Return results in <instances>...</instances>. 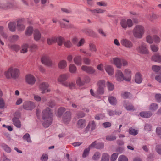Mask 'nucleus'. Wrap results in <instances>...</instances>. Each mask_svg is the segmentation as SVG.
<instances>
[{
  "instance_id": "obj_47",
  "label": "nucleus",
  "mask_w": 161,
  "mask_h": 161,
  "mask_svg": "<svg viewBox=\"0 0 161 161\" xmlns=\"http://www.w3.org/2000/svg\"><path fill=\"white\" fill-rule=\"evenodd\" d=\"M19 39V37L17 35H15L11 36L9 38V40L11 42H13L17 41Z\"/></svg>"
},
{
  "instance_id": "obj_15",
  "label": "nucleus",
  "mask_w": 161,
  "mask_h": 161,
  "mask_svg": "<svg viewBox=\"0 0 161 161\" xmlns=\"http://www.w3.org/2000/svg\"><path fill=\"white\" fill-rule=\"evenodd\" d=\"M96 124L93 120L90 121L87 126L85 128L84 132L85 133H87L90 129L91 131H92L96 129Z\"/></svg>"
},
{
  "instance_id": "obj_25",
  "label": "nucleus",
  "mask_w": 161,
  "mask_h": 161,
  "mask_svg": "<svg viewBox=\"0 0 161 161\" xmlns=\"http://www.w3.org/2000/svg\"><path fill=\"white\" fill-rule=\"evenodd\" d=\"M151 60L155 62L161 63V55L158 54H156L152 56Z\"/></svg>"
},
{
  "instance_id": "obj_39",
  "label": "nucleus",
  "mask_w": 161,
  "mask_h": 161,
  "mask_svg": "<svg viewBox=\"0 0 161 161\" xmlns=\"http://www.w3.org/2000/svg\"><path fill=\"white\" fill-rule=\"evenodd\" d=\"M77 69L75 66L73 64H71L69 67V70L72 73H75Z\"/></svg>"
},
{
  "instance_id": "obj_7",
  "label": "nucleus",
  "mask_w": 161,
  "mask_h": 161,
  "mask_svg": "<svg viewBox=\"0 0 161 161\" xmlns=\"http://www.w3.org/2000/svg\"><path fill=\"white\" fill-rule=\"evenodd\" d=\"M25 20L24 19H21L17 21V29L18 31H22L24 30L25 26L24 25Z\"/></svg>"
},
{
  "instance_id": "obj_62",
  "label": "nucleus",
  "mask_w": 161,
  "mask_h": 161,
  "mask_svg": "<svg viewBox=\"0 0 161 161\" xmlns=\"http://www.w3.org/2000/svg\"><path fill=\"white\" fill-rule=\"evenodd\" d=\"M144 129L146 131H150L152 130V126L149 124H146L144 126Z\"/></svg>"
},
{
  "instance_id": "obj_19",
  "label": "nucleus",
  "mask_w": 161,
  "mask_h": 161,
  "mask_svg": "<svg viewBox=\"0 0 161 161\" xmlns=\"http://www.w3.org/2000/svg\"><path fill=\"white\" fill-rule=\"evenodd\" d=\"M123 103L124 107L127 110L130 111L135 110L134 106L129 102L126 101H124Z\"/></svg>"
},
{
  "instance_id": "obj_56",
  "label": "nucleus",
  "mask_w": 161,
  "mask_h": 161,
  "mask_svg": "<svg viewBox=\"0 0 161 161\" xmlns=\"http://www.w3.org/2000/svg\"><path fill=\"white\" fill-rule=\"evenodd\" d=\"M155 99L156 101L158 103L161 102V94L160 93H157L155 96Z\"/></svg>"
},
{
  "instance_id": "obj_27",
  "label": "nucleus",
  "mask_w": 161,
  "mask_h": 161,
  "mask_svg": "<svg viewBox=\"0 0 161 161\" xmlns=\"http://www.w3.org/2000/svg\"><path fill=\"white\" fill-rule=\"evenodd\" d=\"M142 80V78L141 74L139 73H136L135 76V82L138 84L141 83Z\"/></svg>"
},
{
  "instance_id": "obj_10",
  "label": "nucleus",
  "mask_w": 161,
  "mask_h": 161,
  "mask_svg": "<svg viewBox=\"0 0 161 161\" xmlns=\"http://www.w3.org/2000/svg\"><path fill=\"white\" fill-rule=\"evenodd\" d=\"M48 86L49 85L47 83L43 82L41 83L39 87L40 90L42 91L41 93L44 94L50 92V90L48 88Z\"/></svg>"
},
{
  "instance_id": "obj_6",
  "label": "nucleus",
  "mask_w": 161,
  "mask_h": 161,
  "mask_svg": "<svg viewBox=\"0 0 161 161\" xmlns=\"http://www.w3.org/2000/svg\"><path fill=\"white\" fill-rule=\"evenodd\" d=\"M137 50L139 53L144 54H148L149 51L147 48L146 44L144 42H142L137 48Z\"/></svg>"
},
{
  "instance_id": "obj_63",
  "label": "nucleus",
  "mask_w": 161,
  "mask_h": 161,
  "mask_svg": "<svg viewBox=\"0 0 161 161\" xmlns=\"http://www.w3.org/2000/svg\"><path fill=\"white\" fill-rule=\"evenodd\" d=\"M76 82L77 84L80 86H83L84 84L83 80H82L80 77L78 78Z\"/></svg>"
},
{
  "instance_id": "obj_21",
  "label": "nucleus",
  "mask_w": 161,
  "mask_h": 161,
  "mask_svg": "<svg viewBox=\"0 0 161 161\" xmlns=\"http://www.w3.org/2000/svg\"><path fill=\"white\" fill-rule=\"evenodd\" d=\"M106 71L109 75H112L114 73V70L113 67L110 65H106L104 67Z\"/></svg>"
},
{
  "instance_id": "obj_9",
  "label": "nucleus",
  "mask_w": 161,
  "mask_h": 161,
  "mask_svg": "<svg viewBox=\"0 0 161 161\" xmlns=\"http://www.w3.org/2000/svg\"><path fill=\"white\" fill-rule=\"evenodd\" d=\"M71 113L69 111H66L62 116V121L65 124H69L71 119Z\"/></svg>"
},
{
  "instance_id": "obj_20",
  "label": "nucleus",
  "mask_w": 161,
  "mask_h": 161,
  "mask_svg": "<svg viewBox=\"0 0 161 161\" xmlns=\"http://www.w3.org/2000/svg\"><path fill=\"white\" fill-rule=\"evenodd\" d=\"M125 80L127 81H130L131 80V71L127 69L125 70L124 71Z\"/></svg>"
},
{
  "instance_id": "obj_13",
  "label": "nucleus",
  "mask_w": 161,
  "mask_h": 161,
  "mask_svg": "<svg viewBox=\"0 0 161 161\" xmlns=\"http://www.w3.org/2000/svg\"><path fill=\"white\" fill-rule=\"evenodd\" d=\"M121 44L122 45L127 48H131L133 46L132 43L129 40L123 38L120 41Z\"/></svg>"
},
{
  "instance_id": "obj_17",
  "label": "nucleus",
  "mask_w": 161,
  "mask_h": 161,
  "mask_svg": "<svg viewBox=\"0 0 161 161\" xmlns=\"http://www.w3.org/2000/svg\"><path fill=\"white\" fill-rule=\"evenodd\" d=\"M121 59L118 58H115L113 59L111 63L115 65L118 68H121L122 66Z\"/></svg>"
},
{
  "instance_id": "obj_8",
  "label": "nucleus",
  "mask_w": 161,
  "mask_h": 161,
  "mask_svg": "<svg viewBox=\"0 0 161 161\" xmlns=\"http://www.w3.org/2000/svg\"><path fill=\"white\" fill-rule=\"evenodd\" d=\"M41 62L42 64L48 67L51 66L53 64L50 57L46 55L42 57L41 58Z\"/></svg>"
},
{
  "instance_id": "obj_50",
  "label": "nucleus",
  "mask_w": 161,
  "mask_h": 161,
  "mask_svg": "<svg viewBox=\"0 0 161 161\" xmlns=\"http://www.w3.org/2000/svg\"><path fill=\"white\" fill-rule=\"evenodd\" d=\"M150 48L151 50L153 52H157L159 49L157 45L155 44H152L150 46Z\"/></svg>"
},
{
  "instance_id": "obj_5",
  "label": "nucleus",
  "mask_w": 161,
  "mask_h": 161,
  "mask_svg": "<svg viewBox=\"0 0 161 161\" xmlns=\"http://www.w3.org/2000/svg\"><path fill=\"white\" fill-rule=\"evenodd\" d=\"M68 77L67 74H64L60 75L58 78V81L60 82L61 84L65 86H68V82L66 81Z\"/></svg>"
},
{
  "instance_id": "obj_60",
  "label": "nucleus",
  "mask_w": 161,
  "mask_h": 161,
  "mask_svg": "<svg viewBox=\"0 0 161 161\" xmlns=\"http://www.w3.org/2000/svg\"><path fill=\"white\" fill-rule=\"evenodd\" d=\"M118 154L117 153H114L110 157V160L111 161H115L116 160L118 157Z\"/></svg>"
},
{
  "instance_id": "obj_12",
  "label": "nucleus",
  "mask_w": 161,
  "mask_h": 161,
  "mask_svg": "<svg viewBox=\"0 0 161 161\" xmlns=\"http://www.w3.org/2000/svg\"><path fill=\"white\" fill-rule=\"evenodd\" d=\"M25 82L30 85H33L36 79L32 75L28 74L26 75L25 77Z\"/></svg>"
},
{
  "instance_id": "obj_14",
  "label": "nucleus",
  "mask_w": 161,
  "mask_h": 161,
  "mask_svg": "<svg viewBox=\"0 0 161 161\" xmlns=\"http://www.w3.org/2000/svg\"><path fill=\"white\" fill-rule=\"evenodd\" d=\"M13 4L9 2L6 1V3H0V9L4 10H7L12 8L13 7Z\"/></svg>"
},
{
  "instance_id": "obj_22",
  "label": "nucleus",
  "mask_w": 161,
  "mask_h": 161,
  "mask_svg": "<svg viewBox=\"0 0 161 161\" xmlns=\"http://www.w3.org/2000/svg\"><path fill=\"white\" fill-rule=\"evenodd\" d=\"M116 78L118 81L125 80V78L122 73L119 70H117L116 73Z\"/></svg>"
},
{
  "instance_id": "obj_58",
  "label": "nucleus",
  "mask_w": 161,
  "mask_h": 161,
  "mask_svg": "<svg viewBox=\"0 0 161 161\" xmlns=\"http://www.w3.org/2000/svg\"><path fill=\"white\" fill-rule=\"evenodd\" d=\"M160 66L153 65L152 66V70L155 72H158L159 70V68H160Z\"/></svg>"
},
{
  "instance_id": "obj_36",
  "label": "nucleus",
  "mask_w": 161,
  "mask_h": 161,
  "mask_svg": "<svg viewBox=\"0 0 161 161\" xmlns=\"http://www.w3.org/2000/svg\"><path fill=\"white\" fill-rule=\"evenodd\" d=\"M158 108V105L155 103H152L149 107V109L150 110L154 111L157 109Z\"/></svg>"
},
{
  "instance_id": "obj_55",
  "label": "nucleus",
  "mask_w": 161,
  "mask_h": 161,
  "mask_svg": "<svg viewBox=\"0 0 161 161\" xmlns=\"http://www.w3.org/2000/svg\"><path fill=\"white\" fill-rule=\"evenodd\" d=\"M129 132L130 134L133 135H136L138 133V132L136 130L131 128L129 129Z\"/></svg>"
},
{
  "instance_id": "obj_64",
  "label": "nucleus",
  "mask_w": 161,
  "mask_h": 161,
  "mask_svg": "<svg viewBox=\"0 0 161 161\" xmlns=\"http://www.w3.org/2000/svg\"><path fill=\"white\" fill-rule=\"evenodd\" d=\"M48 159V155L46 154H43L41 158L42 161H47Z\"/></svg>"
},
{
  "instance_id": "obj_24",
  "label": "nucleus",
  "mask_w": 161,
  "mask_h": 161,
  "mask_svg": "<svg viewBox=\"0 0 161 161\" xmlns=\"http://www.w3.org/2000/svg\"><path fill=\"white\" fill-rule=\"evenodd\" d=\"M29 45L27 44H23L20 47V52L24 54L28 52Z\"/></svg>"
},
{
  "instance_id": "obj_45",
  "label": "nucleus",
  "mask_w": 161,
  "mask_h": 161,
  "mask_svg": "<svg viewBox=\"0 0 161 161\" xmlns=\"http://www.w3.org/2000/svg\"><path fill=\"white\" fill-rule=\"evenodd\" d=\"M33 31V29L32 27L31 26H29L27 27L26 29L25 32V34L27 36H30L32 34Z\"/></svg>"
},
{
  "instance_id": "obj_53",
  "label": "nucleus",
  "mask_w": 161,
  "mask_h": 161,
  "mask_svg": "<svg viewBox=\"0 0 161 161\" xmlns=\"http://www.w3.org/2000/svg\"><path fill=\"white\" fill-rule=\"evenodd\" d=\"M97 84L98 87L103 88L105 87V81L104 80H100L97 82Z\"/></svg>"
},
{
  "instance_id": "obj_35",
  "label": "nucleus",
  "mask_w": 161,
  "mask_h": 161,
  "mask_svg": "<svg viewBox=\"0 0 161 161\" xmlns=\"http://www.w3.org/2000/svg\"><path fill=\"white\" fill-rule=\"evenodd\" d=\"M110 156L108 153H103L102 154L101 161H109Z\"/></svg>"
},
{
  "instance_id": "obj_42",
  "label": "nucleus",
  "mask_w": 161,
  "mask_h": 161,
  "mask_svg": "<svg viewBox=\"0 0 161 161\" xmlns=\"http://www.w3.org/2000/svg\"><path fill=\"white\" fill-rule=\"evenodd\" d=\"M75 63L77 65H80L81 64V58L80 56L76 57L74 58Z\"/></svg>"
},
{
  "instance_id": "obj_40",
  "label": "nucleus",
  "mask_w": 161,
  "mask_h": 161,
  "mask_svg": "<svg viewBox=\"0 0 161 161\" xmlns=\"http://www.w3.org/2000/svg\"><path fill=\"white\" fill-rule=\"evenodd\" d=\"M89 50L92 52H96L97 49L96 45L93 43H90L89 45Z\"/></svg>"
},
{
  "instance_id": "obj_46",
  "label": "nucleus",
  "mask_w": 161,
  "mask_h": 161,
  "mask_svg": "<svg viewBox=\"0 0 161 161\" xmlns=\"http://www.w3.org/2000/svg\"><path fill=\"white\" fill-rule=\"evenodd\" d=\"M65 111V109L63 107H61L59 108L58 111L57 115L59 117H61L63 113Z\"/></svg>"
},
{
  "instance_id": "obj_2",
  "label": "nucleus",
  "mask_w": 161,
  "mask_h": 161,
  "mask_svg": "<svg viewBox=\"0 0 161 161\" xmlns=\"http://www.w3.org/2000/svg\"><path fill=\"white\" fill-rule=\"evenodd\" d=\"M19 73L18 69L13 67L9 68L4 73V75L7 79L12 78L14 79H16L18 77Z\"/></svg>"
},
{
  "instance_id": "obj_44",
  "label": "nucleus",
  "mask_w": 161,
  "mask_h": 161,
  "mask_svg": "<svg viewBox=\"0 0 161 161\" xmlns=\"http://www.w3.org/2000/svg\"><path fill=\"white\" fill-rule=\"evenodd\" d=\"M23 139L26 141L28 143L32 142L30 135L28 133H26L23 137Z\"/></svg>"
},
{
  "instance_id": "obj_49",
  "label": "nucleus",
  "mask_w": 161,
  "mask_h": 161,
  "mask_svg": "<svg viewBox=\"0 0 161 161\" xmlns=\"http://www.w3.org/2000/svg\"><path fill=\"white\" fill-rule=\"evenodd\" d=\"M90 150V149L88 147L84 150L82 155L83 158H85L88 155Z\"/></svg>"
},
{
  "instance_id": "obj_61",
  "label": "nucleus",
  "mask_w": 161,
  "mask_h": 161,
  "mask_svg": "<svg viewBox=\"0 0 161 161\" xmlns=\"http://www.w3.org/2000/svg\"><path fill=\"white\" fill-rule=\"evenodd\" d=\"M155 150L158 154L161 155V144L157 145L156 146Z\"/></svg>"
},
{
  "instance_id": "obj_23",
  "label": "nucleus",
  "mask_w": 161,
  "mask_h": 161,
  "mask_svg": "<svg viewBox=\"0 0 161 161\" xmlns=\"http://www.w3.org/2000/svg\"><path fill=\"white\" fill-rule=\"evenodd\" d=\"M9 30L11 32H15L17 28V23L15 22H11L8 25Z\"/></svg>"
},
{
  "instance_id": "obj_52",
  "label": "nucleus",
  "mask_w": 161,
  "mask_h": 161,
  "mask_svg": "<svg viewBox=\"0 0 161 161\" xmlns=\"http://www.w3.org/2000/svg\"><path fill=\"white\" fill-rule=\"evenodd\" d=\"M156 133L157 136L161 139V127H158L156 129Z\"/></svg>"
},
{
  "instance_id": "obj_29",
  "label": "nucleus",
  "mask_w": 161,
  "mask_h": 161,
  "mask_svg": "<svg viewBox=\"0 0 161 161\" xmlns=\"http://www.w3.org/2000/svg\"><path fill=\"white\" fill-rule=\"evenodd\" d=\"M12 120L13 124L17 128H20L21 126V124L19 120L16 117L13 118Z\"/></svg>"
},
{
  "instance_id": "obj_41",
  "label": "nucleus",
  "mask_w": 161,
  "mask_h": 161,
  "mask_svg": "<svg viewBox=\"0 0 161 161\" xmlns=\"http://www.w3.org/2000/svg\"><path fill=\"white\" fill-rule=\"evenodd\" d=\"M64 42V39L63 37L60 36L55 37V42H57L58 45L61 46Z\"/></svg>"
},
{
  "instance_id": "obj_26",
  "label": "nucleus",
  "mask_w": 161,
  "mask_h": 161,
  "mask_svg": "<svg viewBox=\"0 0 161 161\" xmlns=\"http://www.w3.org/2000/svg\"><path fill=\"white\" fill-rule=\"evenodd\" d=\"M41 37L40 32L38 30H35L34 32V38L36 41L39 40Z\"/></svg>"
},
{
  "instance_id": "obj_16",
  "label": "nucleus",
  "mask_w": 161,
  "mask_h": 161,
  "mask_svg": "<svg viewBox=\"0 0 161 161\" xmlns=\"http://www.w3.org/2000/svg\"><path fill=\"white\" fill-rule=\"evenodd\" d=\"M81 69L84 71H85L90 74H96V73L94 69L91 67L87 66H83L81 67Z\"/></svg>"
},
{
  "instance_id": "obj_54",
  "label": "nucleus",
  "mask_w": 161,
  "mask_h": 161,
  "mask_svg": "<svg viewBox=\"0 0 161 161\" xmlns=\"http://www.w3.org/2000/svg\"><path fill=\"white\" fill-rule=\"evenodd\" d=\"M146 40V42L149 44H152L153 42L152 38L150 35H148L147 36Z\"/></svg>"
},
{
  "instance_id": "obj_1",
  "label": "nucleus",
  "mask_w": 161,
  "mask_h": 161,
  "mask_svg": "<svg viewBox=\"0 0 161 161\" xmlns=\"http://www.w3.org/2000/svg\"><path fill=\"white\" fill-rule=\"evenodd\" d=\"M43 121L42 125L45 128L48 127L51 124L52 121V113L49 108H47L43 110L42 113Z\"/></svg>"
},
{
  "instance_id": "obj_51",
  "label": "nucleus",
  "mask_w": 161,
  "mask_h": 161,
  "mask_svg": "<svg viewBox=\"0 0 161 161\" xmlns=\"http://www.w3.org/2000/svg\"><path fill=\"white\" fill-rule=\"evenodd\" d=\"M118 161H128V160L126 156L122 155L118 158Z\"/></svg>"
},
{
  "instance_id": "obj_11",
  "label": "nucleus",
  "mask_w": 161,
  "mask_h": 161,
  "mask_svg": "<svg viewBox=\"0 0 161 161\" xmlns=\"http://www.w3.org/2000/svg\"><path fill=\"white\" fill-rule=\"evenodd\" d=\"M23 107L24 109L27 110H31L35 107V104L32 101H26L23 103Z\"/></svg>"
},
{
  "instance_id": "obj_33",
  "label": "nucleus",
  "mask_w": 161,
  "mask_h": 161,
  "mask_svg": "<svg viewBox=\"0 0 161 161\" xmlns=\"http://www.w3.org/2000/svg\"><path fill=\"white\" fill-rule=\"evenodd\" d=\"M108 100L110 103L112 105H115L117 103L116 98L113 96H109L108 97Z\"/></svg>"
},
{
  "instance_id": "obj_31",
  "label": "nucleus",
  "mask_w": 161,
  "mask_h": 161,
  "mask_svg": "<svg viewBox=\"0 0 161 161\" xmlns=\"http://www.w3.org/2000/svg\"><path fill=\"white\" fill-rule=\"evenodd\" d=\"M58 68L61 69L65 68L67 66V62L65 60L60 61L58 64Z\"/></svg>"
},
{
  "instance_id": "obj_30",
  "label": "nucleus",
  "mask_w": 161,
  "mask_h": 161,
  "mask_svg": "<svg viewBox=\"0 0 161 161\" xmlns=\"http://www.w3.org/2000/svg\"><path fill=\"white\" fill-rule=\"evenodd\" d=\"M140 115L142 117L148 118L152 116V114L150 111L142 112L140 113Z\"/></svg>"
},
{
  "instance_id": "obj_28",
  "label": "nucleus",
  "mask_w": 161,
  "mask_h": 161,
  "mask_svg": "<svg viewBox=\"0 0 161 161\" xmlns=\"http://www.w3.org/2000/svg\"><path fill=\"white\" fill-rule=\"evenodd\" d=\"M108 115L110 116H113L114 115H119L121 113V112L120 111L112 110H108L107 111Z\"/></svg>"
},
{
  "instance_id": "obj_34",
  "label": "nucleus",
  "mask_w": 161,
  "mask_h": 161,
  "mask_svg": "<svg viewBox=\"0 0 161 161\" xmlns=\"http://www.w3.org/2000/svg\"><path fill=\"white\" fill-rule=\"evenodd\" d=\"M101 157L100 153L98 152H95L92 157V159L94 161H98Z\"/></svg>"
},
{
  "instance_id": "obj_4",
  "label": "nucleus",
  "mask_w": 161,
  "mask_h": 161,
  "mask_svg": "<svg viewBox=\"0 0 161 161\" xmlns=\"http://www.w3.org/2000/svg\"><path fill=\"white\" fill-rule=\"evenodd\" d=\"M121 27L124 30H126L127 27H131L133 25L132 21L130 19H122L120 21Z\"/></svg>"
},
{
  "instance_id": "obj_3",
  "label": "nucleus",
  "mask_w": 161,
  "mask_h": 161,
  "mask_svg": "<svg viewBox=\"0 0 161 161\" xmlns=\"http://www.w3.org/2000/svg\"><path fill=\"white\" fill-rule=\"evenodd\" d=\"M134 37L136 38L141 39L145 33V28L141 25H137L134 28L132 31Z\"/></svg>"
},
{
  "instance_id": "obj_57",
  "label": "nucleus",
  "mask_w": 161,
  "mask_h": 161,
  "mask_svg": "<svg viewBox=\"0 0 161 161\" xmlns=\"http://www.w3.org/2000/svg\"><path fill=\"white\" fill-rule=\"evenodd\" d=\"M64 44L65 47L68 48H70L72 45L71 42L69 40L64 41Z\"/></svg>"
},
{
  "instance_id": "obj_43",
  "label": "nucleus",
  "mask_w": 161,
  "mask_h": 161,
  "mask_svg": "<svg viewBox=\"0 0 161 161\" xmlns=\"http://www.w3.org/2000/svg\"><path fill=\"white\" fill-rule=\"evenodd\" d=\"M10 49L16 52H18L20 49V46L16 44H12L9 46Z\"/></svg>"
},
{
  "instance_id": "obj_18",
  "label": "nucleus",
  "mask_w": 161,
  "mask_h": 161,
  "mask_svg": "<svg viewBox=\"0 0 161 161\" xmlns=\"http://www.w3.org/2000/svg\"><path fill=\"white\" fill-rule=\"evenodd\" d=\"M86 125V120L83 119H79L77 122V127L79 129H82L84 128Z\"/></svg>"
},
{
  "instance_id": "obj_59",
  "label": "nucleus",
  "mask_w": 161,
  "mask_h": 161,
  "mask_svg": "<svg viewBox=\"0 0 161 161\" xmlns=\"http://www.w3.org/2000/svg\"><path fill=\"white\" fill-rule=\"evenodd\" d=\"M104 117V115L103 114H99L96 115H95L94 118L95 119L97 120H99L102 119Z\"/></svg>"
},
{
  "instance_id": "obj_48",
  "label": "nucleus",
  "mask_w": 161,
  "mask_h": 161,
  "mask_svg": "<svg viewBox=\"0 0 161 161\" xmlns=\"http://www.w3.org/2000/svg\"><path fill=\"white\" fill-rule=\"evenodd\" d=\"M106 139L108 141H113L115 140L116 139V137L113 135H108L106 136Z\"/></svg>"
},
{
  "instance_id": "obj_37",
  "label": "nucleus",
  "mask_w": 161,
  "mask_h": 161,
  "mask_svg": "<svg viewBox=\"0 0 161 161\" xmlns=\"http://www.w3.org/2000/svg\"><path fill=\"white\" fill-rule=\"evenodd\" d=\"M121 96L124 99L130 98L131 97L132 95L130 93L127 92H123L121 93Z\"/></svg>"
},
{
  "instance_id": "obj_32",
  "label": "nucleus",
  "mask_w": 161,
  "mask_h": 161,
  "mask_svg": "<svg viewBox=\"0 0 161 161\" xmlns=\"http://www.w3.org/2000/svg\"><path fill=\"white\" fill-rule=\"evenodd\" d=\"M82 31L90 36H92L95 34L94 32L92 30L88 29H84L82 30Z\"/></svg>"
},
{
  "instance_id": "obj_38",
  "label": "nucleus",
  "mask_w": 161,
  "mask_h": 161,
  "mask_svg": "<svg viewBox=\"0 0 161 161\" xmlns=\"http://www.w3.org/2000/svg\"><path fill=\"white\" fill-rule=\"evenodd\" d=\"M47 43L49 45H51L55 43V37H50L48 38L47 40Z\"/></svg>"
}]
</instances>
